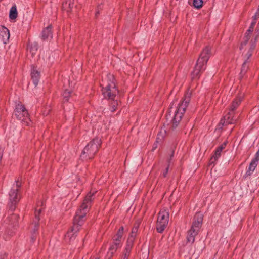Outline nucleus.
I'll list each match as a JSON object with an SVG mask.
<instances>
[{
    "instance_id": "22",
    "label": "nucleus",
    "mask_w": 259,
    "mask_h": 259,
    "mask_svg": "<svg viewBox=\"0 0 259 259\" xmlns=\"http://www.w3.org/2000/svg\"><path fill=\"white\" fill-rule=\"evenodd\" d=\"M133 237H128L126 242V246L125 248V250L124 251H126L130 253L131 250L133 247Z\"/></svg>"
},
{
    "instance_id": "32",
    "label": "nucleus",
    "mask_w": 259,
    "mask_h": 259,
    "mask_svg": "<svg viewBox=\"0 0 259 259\" xmlns=\"http://www.w3.org/2000/svg\"><path fill=\"white\" fill-rule=\"evenodd\" d=\"M95 259H98V258H95Z\"/></svg>"
},
{
    "instance_id": "7",
    "label": "nucleus",
    "mask_w": 259,
    "mask_h": 259,
    "mask_svg": "<svg viewBox=\"0 0 259 259\" xmlns=\"http://www.w3.org/2000/svg\"><path fill=\"white\" fill-rule=\"evenodd\" d=\"M203 222V215L200 213L196 214L194 218L191 229L187 234V239L188 242L193 243L195 241L196 236L198 234L201 227Z\"/></svg>"
},
{
    "instance_id": "1",
    "label": "nucleus",
    "mask_w": 259,
    "mask_h": 259,
    "mask_svg": "<svg viewBox=\"0 0 259 259\" xmlns=\"http://www.w3.org/2000/svg\"><path fill=\"white\" fill-rule=\"evenodd\" d=\"M96 192L95 191H93L89 193L84 198L80 207L77 210L74 218L73 225L65 236V239L66 242H70L75 239L77 233L79 230L80 227L85 220V217L89 210L91 202L94 199L93 196Z\"/></svg>"
},
{
    "instance_id": "12",
    "label": "nucleus",
    "mask_w": 259,
    "mask_h": 259,
    "mask_svg": "<svg viewBox=\"0 0 259 259\" xmlns=\"http://www.w3.org/2000/svg\"><path fill=\"white\" fill-rule=\"evenodd\" d=\"M10 36L9 30L6 27L0 25V38L4 44L9 42Z\"/></svg>"
},
{
    "instance_id": "3",
    "label": "nucleus",
    "mask_w": 259,
    "mask_h": 259,
    "mask_svg": "<svg viewBox=\"0 0 259 259\" xmlns=\"http://www.w3.org/2000/svg\"><path fill=\"white\" fill-rule=\"evenodd\" d=\"M210 54L211 48L209 47H206L203 49L192 72V79H197L200 77L201 73L206 68V64L209 59Z\"/></svg>"
},
{
    "instance_id": "16",
    "label": "nucleus",
    "mask_w": 259,
    "mask_h": 259,
    "mask_svg": "<svg viewBox=\"0 0 259 259\" xmlns=\"http://www.w3.org/2000/svg\"><path fill=\"white\" fill-rule=\"evenodd\" d=\"M31 77L34 84L36 86L38 84L40 77V72L37 69L36 67H33L31 70Z\"/></svg>"
},
{
    "instance_id": "23",
    "label": "nucleus",
    "mask_w": 259,
    "mask_h": 259,
    "mask_svg": "<svg viewBox=\"0 0 259 259\" xmlns=\"http://www.w3.org/2000/svg\"><path fill=\"white\" fill-rule=\"evenodd\" d=\"M72 94L70 90H65L62 94L63 101L64 102H67L69 100V97L72 96Z\"/></svg>"
},
{
    "instance_id": "2",
    "label": "nucleus",
    "mask_w": 259,
    "mask_h": 259,
    "mask_svg": "<svg viewBox=\"0 0 259 259\" xmlns=\"http://www.w3.org/2000/svg\"><path fill=\"white\" fill-rule=\"evenodd\" d=\"M189 100L185 99L183 101L178 102L177 100L173 101L169 108V115H172V125L177 126L185 112L186 109L189 104Z\"/></svg>"
},
{
    "instance_id": "8",
    "label": "nucleus",
    "mask_w": 259,
    "mask_h": 259,
    "mask_svg": "<svg viewBox=\"0 0 259 259\" xmlns=\"http://www.w3.org/2000/svg\"><path fill=\"white\" fill-rule=\"evenodd\" d=\"M241 101V97L236 98L232 101L227 114L224 116L223 118L221 120L220 123V124H222L223 126L225 125L234 124L235 123L236 119L234 117L233 111L239 106Z\"/></svg>"
},
{
    "instance_id": "30",
    "label": "nucleus",
    "mask_w": 259,
    "mask_h": 259,
    "mask_svg": "<svg viewBox=\"0 0 259 259\" xmlns=\"http://www.w3.org/2000/svg\"><path fill=\"white\" fill-rule=\"evenodd\" d=\"M257 27H259V21H258V25H257Z\"/></svg>"
},
{
    "instance_id": "27",
    "label": "nucleus",
    "mask_w": 259,
    "mask_h": 259,
    "mask_svg": "<svg viewBox=\"0 0 259 259\" xmlns=\"http://www.w3.org/2000/svg\"><path fill=\"white\" fill-rule=\"evenodd\" d=\"M130 253L124 251L122 259H128L130 256Z\"/></svg>"
},
{
    "instance_id": "9",
    "label": "nucleus",
    "mask_w": 259,
    "mask_h": 259,
    "mask_svg": "<svg viewBox=\"0 0 259 259\" xmlns=\"http://www.w3.org/2000/svg\"><path fill=\"white\" fill-rule=\"evenodd\" d=\"M169 221V212L165 209H161L158 215L156 230L158 232L162 233L168 225Z\"/></svg>"
},
{
    "instance_id": "18",
    "label": "nucleus",
    "mask_w": 259,
    "mask_h": 259,
    "mask_svg": "<svg viewBox=\"0 0 259 259\" xmlns=\"http://www.w3.org/2000/svg\"><path fill=\"white\" fill-rule=\"evenodd\" d=\"M42 37L44 39H48L49 38H52V32L51 27L48 26L46 27L42 32Z\"/></svg>"
},
{
    "instance_id": "31",
    "label": "nucleus",
    "mask_w": 259,
    "mask_h": 259,
    "mask_svg": "<svg viewBox=\"0 0 259 259\" xmlns=\"http://www.w3.org/2000/svg\"><path fill=\"white\" fill-rule=\"evenodd\" d=\"M258 34H259V31H258Z\"/></svg>"
},
{
    "instance_id": "25",
    "label": "nucleus",
    "mask_w": 259,
    "mask_h": 259,
    "mask_svg": "<svg viewBox=\"0 0 259 259\" xmlns=\"http://www.w3.org/2000/svg\"><path fill=\"white\" fill-rule=\"evenodd\" d=\"M118 105V102L116 101H113L111 103V111L112 112L116 111Z\"/></svg>"
},
{
    "instance_id": "29",
    "label": "nucleus",
    "mask_w": 259,
    "mask_h": 259,
    "mask_svg": "<svg viewBox=\"0 0 259 259\" xmlns=\"http://www.w3.org/2000/svg\"><path fill=\"white\" fill-rule=\"evenodd\" d=\"M174 154V151H171V157L173 156Z\"/></svg>"
},
{
    "instance_id": "20",
    "label": "nucleus",
    "mask_w": 259,
    "mask_h": 259,
    "mask_svg": "<svg viewBox=\"0 0 259 259\" xmlns=\"http://www.w3.org/2000/svg\"><path fill=\"white\" fill-rule=\"evenodd\" d=\"M18 16L17 7L16 5L13 6L10 11L9 18L11 20H15Z\"/></svg>"
},
{
    "instance_id": "11",
    "label": "nucleus",
    "mask_w": 259,
    "mask_h": 259,
    "mask_svg": "<svg viewBox=\"0 0 259 259\" xmlns=\"http://www.w3.org/2000/svg\"><path fill=\"white\" fill-rule=\"evenodd\" d=\"M14 113L17 118L22 121L29 119L28 111L24 106L20 103L16 105Z\"/></svg>"
},
{
    "instance_id": "19",
    "label": "nucleus",
    "mask_w": 259,
    "mask_h": 259,
    "mask_svg": "<svg viewBox=\"0 0 259 259\" xmlns=\"http://www.w3.org/2000/svg\"><path fill=\"white\" fill-rule=\"evenodd\" d=\"M74 0H68V2L63 3L62 4L63 9L67 12H70L73 6Z\"/></svg>"
},
{
    "instance_id": "14",
    "label": "nucleus",
    "mask_w": 259,
    "mask_h": 259,
    "mask_svg": "<svg viewBox=\"0 0 259 259\" xmlns=\"http://www.w3.org/2000/svg\"><path fill=\"white\" fill-rule=\"evenodd\" d=\"M122 246H121L120 244H118L117 243L112 242V243L110 245V246L109 248L108 251L107 252V256L108 259H110L112 257L113 255L116 252L117 249L120 248Z\"/></svg>"
},
{
    "instance_id": "28",
    "label": "nucleus",
    "mask_w": 259,
    "mask_h": 259,
    "mask_svg": "<svg viewBox=\"0 0 259 259\" xmlns=\"http://www.w3.org/2000/svg\"><path fill=\"white\" fill-rule=\"evenodd\" d=\"M168 167H167L165 169V170L163 172V177H165L166 176V174L168 172Z\"/></svg>"
},
{
    "instance_id": "21",
    "label": "nucleus",
    "mask_w": 259,
    "mask_h": 259,
    "mask_svg": "<svg viewBox=\"0 0 259 259\" xmlns=\"http://www.w3.org/2000/svg\"><path fill=\"white\" fill-rule=\"evenodd\" d=\"M257 161H256L254 159H252L249 164V166L248 168V169L247 170V173H248L249 175L252 172H253L255 168L256 167L258 163Z\"/></svg>"
},
{
    "instance_id": "13",
    "label": "nucleus",
    "mask_w": 259,
    "mask_h": 259,
    "mask_svg": "<svg viewBox=\"0 0 259 259\" xmlns=\"http://www.w3.org/2000/svg\"><path fill=\"white\" fill-rule=\"evenodd\" d=\"M41 208H36L35 211V220L32 224L31 227H33L32 229L34 233H35L38 229L39 224L38 221L40 220L39 215L41 213Z\"/></svg>"
},
{
    "instance_id": "17",
    "label": "nucleus",
    "mask_w": 259,
    "mask_h": 259,
    "mask_svg": "<svg viewBox=\"0 0 259 259\" xmlns=\"http://www.w3.org/2000/svg\"><path fill=\"white\" fill-rule=\"evenodd\" d=\"M227 143V141L224 142L216 149L215 153L212 158H214L215 160H217L220 156L222 150L225 148Z\"/></svg>"
},
{
    "instance_id": "24",
    "label": "nucleus",
    "mask_w": 259,
    "mask_h": 259,
    "mask_svg": "<svg viewBox=\"0 0 259 259\" xmlns=\"http://www.w3.org/2000/svg\"><path fill=\"white\" fill-rule=\"evenodd\" d=\"M193 5L197 9L201 8L203 6V0H194Z\"/></svg>"
},
{
    "instance_id": "6",
    "label": "nucleus",
    "mask_w": 259,
    "mask_h": 259,
    "mask_svg": "<svg viewBox=\"0 0 259 259\" xmlns=\"http://www.w3.org/2000/svg\"><path fill=\"white\" fill-rule=\"evenodd\" d=\"M101 144V139L99 138L93 139L83 149L81 157L85 159L92 158L98 152Z\"/></svg>"
},
{
    "instance_id": "26",
    "label": "nucleus",
    "mask_w": 259,
    "mask_h": 259,
    "mask_svg": "<svg viewBox=\"0 0 259 259\" xmlns=\"http://www.w3.org/2000/svg\"><path fill=\"white\" fill-rule=\"evenodd\" d=\"M137 231H138V227H134L132 229V231L130 234V236L128 237H133V241H134L135 237L136 236V233L137 232Z\"/></svg>"
},
{
    "instance_id": "10",
    "label": "nucleus",
    "mask_w": 259,
    "mask_h": 259,
    "mask_svg": "<svg viewBox=\"0 0 259 259\" xmlns=\"http://www.w3.org/2000/svg\"><path fill=\"white\" fill-rule=\"evenodd\" d=\"M21 186V182L19 180L16 181L15 183L13 185V187L11 189L9 193V196L10 201L12 203L15 204L19 201L20 196L18 193V191Z\"/></svg>"
},
{
    "instance_id": "5",
    "label": "nucleus",
    "mask_w": 259,
    "mask_h": 259,
    "mask_svg": "<svg viewBox=\"0 0 259 259\" xmlns=\"http://www.w3.org/2000/svg\"><path fill=\"white\" fill-rule=\"evenodd\" d=\"M256 46V37L252 38L249 41L245 43L244 40H242L241 43L240 49L243 50L242 54L244 58V62L242 64L241 73L244 74L246 72L248 69L247 63L248 60L251 56L252 52Z\"/></svg>"
},
{
    "instance_id": "4",
    "label": "nucleus",
    "mask_w": 259,
    "mask_h": 259,
    "mask_svg": "<svg viewBox=\"0 0 259 259\" xmlns=\"http://www.w3.org/2000/svg\"><path fill=\"white\" fill-rule=\"evenodd\" d=\"M101 85L102 87V94L106 98L114 99L118 93V90L116 87L114 77L113 75L109 74L102 80Z\"/></svg>"
},
{
    "instance_id": "15",
    "label": "nucleus",
    "mask_w": 259,
    "mask_h": 259,
    "mask_svg": "<svg viewBox=\"0 0 259 259\" xmlns=\"http://www.w3.org/2000/svg\"><path fill=\"white\" fill-rule=\"evenodd\" d=\"M124 228L121 227L118 231L117 233L114 236L113 238V242L120 244L121 246L122 245V239L123 234Z\"/></svg>"
}]
</instances>
